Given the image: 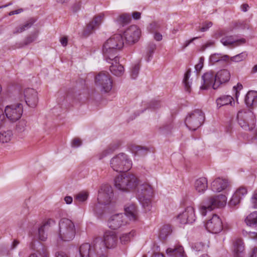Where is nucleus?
<instances>
[{
	"label": "nucleus",
	"instance_id": "59",
	"mask_svg": "<svg viewBox=\"0 0 257 257\" xmlns=\"http://www.w3.org/2000/svg\"><path fill=\"white\" fill-rule=\"evenodd\" d=\"M228 30H229V28L227 29V30H218L215 34L216 37L218 38V37H220L225 35L227 32H229Z\"/></svg>",
	"mask_w": 257,
	"mask_h": 257
},
{
	"label": "nucleus",
	"instance_id": "33",
	"mask_svg": "<svg viewBox=\"0 0 257 257\" xmlns=\"http://www.w3.org/2000/svg\"><path fill=\"white\" fill-rule=\"evenodd\" d=\"M229 58L227 55H222L221 54L215 53L210 56L209 60L211 63H215L219 61H227Z\"/></svg>",
	"mask_w": 257,
	"mask_h": 257
},
{
	"label": "nucleus",
	"instance_id": "17",
	"mask_svg": "<svg viewBox=\"0 0 257 257\" xmlns=\"http://www.w3.org/2000/svg\"><path fill=\"white\" fill-rule=\"evenodd\" d=\"M24 95L26 104L31 107H35L38 102L37 92L33 88H28L24 90Z\"/></svg>",
	"mask_w": 257,
	"mask_h": 257
},
{
	"label": "nucleus",
	"instance_id": "29",
	"mask_svg": "<svg viewBox=\"0 0 257 257\" xmlns=\"http://www.w3.org/2000/svg\"><path fill=\"white\" fill-rule=\"evenodd\" d=\"M245 102L248 107H254L257 105V92L249 91L245 97Z\"/></svg>",
	"mask_w": 257,
	"mask_h": 257
},
{
	"label": "nucleus",
	"instance_id": "22",
	"mask_svg": "<svg viewBox=\"0 0 257 257\" xmlns=\"http://www.w3.org/2000/svg\"><path fill=\"white\" fill-rule=\"evenodd\" d=\"M220 41L225 46H236L244 44L246 42L245 39L241 38L238 40H235L233 36L224 37L221 39Z\"/></svg>",
	"mask_w": 257,
	"mask_h": 257
},
{
	"label": "nucleus",
	"instance_id": "2",
	"mask_svg": "<svg viewBox=\"0 0 257 257\" xmlns=\"http://www.w3.org/2000/svg\"><path fill=\"white\" fill-rule=\"evenodd\" d=\"M123 45L122 37L120 34H115L109 38L102 47V53L106 60L108 61V58L117 56V50H120Z\"/></svg>",
	"mask_w": 257,
	"mask_h": 257
},
{
	"label": "nucleus",
	"instance_id": "55",
	"mask_svg": "<svg viewBox=\"0 0 257 257\" xmlns=\"http://www.w3.org/2000/svg\"><path fill=\"white\" fill-rule=\"evenodd\" d=\"M204 58L203 57H201L199 58V62L195 66V69L197 71H200L203 67Z\"/></svg>",
	"mask_w": 257,
	"mask_h": 257
},
{
	"label": "nucleus",
	"instance_id": "51",
	"mask_svg": "<svg viewBox=\"0 0 257 257\" xmlns=\"http://www.w3.org/2000/svg\"><path fill=\"white\" fill-rule=\"evenodd\" d=\"M140 70L139 64H136L132 68L131 72V77L133 79H136L138 75Z\"/></svg>",
	"mask_w": 257,
	"mask_h": 257
},
{
	"label": "nucleus",
	"instance_id": "41",
	"mask_svg": "<svg viewBox=\"0 0 257 257\" xmlns=\"http://www.w3.org/2000/svg\"><path fill=\"white\" fill-rule=\"evenodd\" d=\"M116 21L119 25L123 26L131 22V18L129 15L123 14L120 15Z\"/></svg>",
	"mask_w": 257,
	"mask_h": 257
},
{
	"label": "nucleus",
	"instance_id": "58",
	"mask_svg": "<svg viewBox=\"0 0 257 257\" xmlns=\"http://www.w3.org/2000/svg\"><path fill=\"white\" fill-rule=\"evenodd\" d=\"M81 6V2H78L75 3L72 7V11L74 13L77 12L80 9Z\"/></svg>",
	"mask_w": 257,
	"mask_h": 257
},
{
	"label": "nucleus",
	"instance_id": "40",
	"mask_svg": "<svg viewBox=\"0 0 257 257\" xmlns=\"http://www.w3.org/2000/svg\"><path fill=\"white\" fill-rule=\"evenodd\" d=\"M12 132L11 131H3L0 133V143H8L11 139Z\"/></svg>",
	"mask_w": 257,
	"mask_h": 257
},
{
	"label": "nucleus",
	"instance_id": "14",
	"mask_svg": "<svg viewBox=\"0 0 257 257\" xmlns=\"http://www.w3.org/2000/svg\"><path fill=\"white\" fill-rule=\"evenodd\" d=\"M206 228L213 233H218L223 229L222 222L219 217L214 214L205 224Z\"/></svg>",
	"mask_w": 257,
	"mask_h": 257
},
{
	"label": "nucleus",
	"instance_id": "42",
	"mask_svg": "<svg viewBox=\"0 0 257 257\" xmlns=\"http://www.w3.org/2000/svg\"><path fill=\"white\" fill-rule=\"evenodd\" d=\"M156 49V45L154 43H150L148 47L146 60L149 62L152 57V55Z\"/></svg>",
	"mask_w": 257,
	"mask_h": 257
},
{
	"label": "nucleus",
	"instance_id": "63",
	"mask_svg": "<svg viewBox=\"0 0 257 257\" xmlns=\"http://www.w3.org/2000/svg\"><path fill=\"white\" fill-rule=\"evenodd\" d=\"M154 39L157 41H160L162 40V35L159 32H154Z\"/></svg>",
	"mask_w": 257,
	"mask_h": 257
},
{
	"label": "nucleus",
	"instance_id": "54",
	"mask_svg": "<svg viewBox=\"0 0 257 257\" xmlns=\"http://www.w3.org/2000/svg\"><path fill=\"white\" fill-rule=\"evenodd\" d=\"M247 192L246 188L241 187L238 188L235 193L238 196H240L241 198L242 196L247 194Z\"/></svg>",
	"mask_w": 257,
	"mask_h": 257
},
{
	"label": "nucleus",
	"instance_id": "26",
	"mask_svg": "<svg viewBox=\"0 0 257 257\" xmlns=\"http://www.w3.org/2000/svg\"><path fill=\"white\" fill-rule=\"evenodd\" d=\"M194 187L196 191L199 193H203L208 188V181L205 177L197 179L194 183Z\"/></svg>",
	"mask_w": 257,
	"mask_h": 257
},
{
	"label": "nucleus",
	"instance_id": "23",
	"mask_svg": "<svg viewBox=\"0 0 257 257\" xmlns=\"http://www.w3.org/2000/svg\"><path fill=\"white\" fill-rule=\"evenodd\" d=\"M217 85L226 83L230 78V72L227 69H222L215 74Z\"/></svg>",
	"mask_w": 257,
	"mask_h": 257
},
{
	"label": "nucleus",
	"instance_id": "6",
	"mask_svg": "<svg viewBox=\"0 0 257 257\" xmlns=\"http://www.w3.org/2000/svg\"><path fill=\"white\" fill-rule=\"evenodd\" d=\"M237 119L239 125L245 131H251L255 127V117L251 110H239L237 114Z\"/></svg>",
	"mask_w": 257,
	"mask_h": 257
},
{
	"label": "nucleus",
	"instance_id": "11",
	"mask_svg": "<svg viewBox=\"0 0 257 257\" xmlns=\"http://www.w3.org/2000/svg\"><path fill=\"white\" fill-rule=\"evenodd\" d=\"M113 197V193L111 186L108 185L102 186L98 192L97 200L99 204H109Z\"/></svg>",
	"mask_w": 257,
	"mask_h": 257
},
{
	"label": "nucleus",
	"instance_id": "30",
	"mask_svg": "<svg viewBox=\"0 0 257 257\" xmlns=\"http://www.w3.org/2000/svg\"><path fill=\"white\" fill-rule=\"evenodd\" d=\"M233 101V98L230 95H223L218 97L216 100L217 106L218 108L221 107L224 105L231 104Z\"/></svg>",
	"mask_w": 257,
	"mask_h": 257
},
{
	"label": "nucleus",
	"instance_id": "45",
	"mask_svg": "<svg viewBox=\"0 0 257 257\" xmlns=\"http://www.w3.org/2000/svg\"><path fill=\"white\" fill-rule=\"evenodd\" d=\"M120 146L119 143L113 144L110 145V146L103 152L104 156H106L108 154L112 153L114 151L118 148Z\"/></svg>",
	"mask_w": 257,
	"mask_h": 257
},
{
	"label": "nucleus",
	"instance_id": "50",
	"mask_svg": "<svg viewBox=\"0 0 257 257\" xmlns=\"http://www.w3.org/2000/svg\"><path fill=\"white\" fill-rule=\"evenodd\" d=\"M160 28V26L158 23L153 22L150 24L148 29L151 33H154L157 32Z\"/></svg>",
	"mask_w": 257,
	"mask_h": 257
},
{
	"label": "nucleus",
	"instance_id": "25",
	"mask_svg": "<svg viewBox=\"0 0 257 257\" xmlns=\"http://www.w3.org/2000/svg\"><path fill=\"white\" fill-rule=\"evenodd\" d=\"M103 17V14L95 16L93 20L87 25L86 29L84 31V34L87 35L90 34L92 30L98 27L101 24Z\"/></svg>",
	"mask_w": 257,
	"mask_h": 257
},
{
	"label": "nucleus",
	"instance_id": "39",
	"mask_svg": "<svg viewBox=\"0 0 257 257\" xmlns=\"http://www.w3.org/2000/svg\"><path fill=\"white\" fill-rule=\"evenodd\" d=\"M38 36V34L36 32L31 34L28 35L24 40V41L20 43L19 48H21L25 46L28 45L35 41Z\"/></svg>",
	"mask_w": 257,
	"mask_h": 257
},
{
	"label": "nucleus",
	"instance_id": "1",
	"mask_svg": "<svg viewBox=\"0 0 257 257\" xmlns=\"http://www.w3.org/2000/svg\"><path fill=\"white\" fill-rule=\"evenodd\" d=\"M79 253L81 257H107L105 247L100 237H96L91 245L82 244L79 247Z\"/></svg>",
	"mask_w": 257,
	"mask_h": 257
},
{
	"label": "nucleus",
	"instance_id": "20",
	"mask_svg": "<svg viewBox=\"0 0 257 257\" xmlns=\"http://www.w3.org/2000/svg\"><path fill=\"white\" fill-rule=\"evenodd\" d=\"M54 220L51 219L44 222L38 229V238L41 241H45L47 238V231L49 229L51 224Z\"/></svg>",
	"mask_w": 257,
	"mask_h": 257
},
{
	"label": "nucleus",
	"instance_id": "46",
	"mask_svg": "<svg viewBox=\"0 0 257 257\" xmlns=\"http://www.w3.org/2000/svg\"><path fill=\"white\" fill-rule=\"evenodd\" d=\"M241 197L237 195L235 193L232 195L229 204L230 206H235L238 204L240 201Z\"/></svg>",
	"mask_w": 257,
	"mask_h": 257
},
{
	"label": "nucleus",
	"instance_id": "60",
	"mask_svg": "<svg viewBox=\"0 0 257 257\" xmlns=\"http://www.w3.org/2000/svg\"><path fill=\"white\" fill-rule=\"evenodd\" d=\"M214 44V42L213 41L207 42L206 43H205V44H204L202 46L201 50L202 51H204L207 48L213 46Z\"/></svg>",
	"mask_w": 257,
	"mask_h": 257
},
{
	"label": "nucleus",
	"instance_id": "38",
	"mask_svg": "<svg viewBox=\"0 0 257 257\" xmlns=\"http://www.w3.org/2000/svg\"><path fill=\"white\" fill-rule=\"evenodd\" d=\"M245 221L246 224L250 226L257 225V211L250 213L246 217Z\"/></svg>",
	"mask_w": 257,
	"mask_h": 257
},
{
	"label": "nucleus",
	"instance_id": "8",
	"mask_svg": "<svg viewBox=\"0 0 257 257\" xmlns=\"http://www.w3.org/2000/svg\"><path fill=\"white\" fill-rule=\"evenodd\" d=\"M205 115L203 112L199 109H196L187 116L185 119V124L190 130L196 131L203 123Z\"/></svg>",
	"mask_w": 257,
	"mask_h": 257
},
{
	"label": "nucleus",
	"instance_id": "53",
	"mask_svg": "<svg viewBox=\"0 0 257 257\" xmlns=\"http://www.w3.org/2000/svg\"><path fill=\"white\" fill-rule=\"evenodd\" d=\"M212 26V23L211 22H205L203 23V26L199 28L198 31L201 32L206 31L209 28Z\"/></svg>",
	"mask_w": 257,
	"mask_h": 257
},
{
	"label": "nucleus",
	"instance_id": "61",
	"mask_svg": "<svg viewBox=\"0 0 257 257\" xmlns=\"http://www.w3.org/2000/svg\"><path fill=\"white\" fill-rule=\"evenodd\" d=\"M55 257H69V255L63 251H58L55 253Z\"/></svg>",
	"mask_w": 257,
	"mask_h": 257
},
{
	"label": "nucleus",
	"instance_id": "3",
	"mask_svg": "<svg viewBox=\"0 0 257 257\" xmlns=\"http://www.w3.org/2000/svg\"><path fill=\"white\" fill-rule=\"evenodd\" d=\"M58 232V238L63 241L72 240L76 234L75 226L71 220L64 218L60 220Z\"/></svg>",
	"mask_w": 257,
	"mask_h": 257
},
{
	"label": "nucleus",
	"instance_id": "43",
	"mask_svg": "<svg viewBox=\"0 0 257 257\" xmlns=\"http://www.w3.org/2000/svg\"><path fill=\"white\" fill-rule=\"evenodd\" d=\"M247 56V54L246 52H242L234 56L231 57L230 59L232 61L238 62L243 60H245Z\"/></svg>",
	"mask_w": 257,
	"mask_h": 257
},
{
	"label": "nucleus",
	"instance_id": "27",
	"mask_svg": "<svg viewBox=\"0 0 257 257\" xmlns=\"http://www.w3.org/2000/svg\"><path fill=\"white\" fill-rule=\"evenodd\" d=\"M153 194V189L149 184L147 183H144L139 186L138 188V196H152Z\"/></svg>",
	"mask_w": 257,
	"mask_h": 257
},
{
	"label": "nucleus",
	"instance_id": "48",
	"mask_svg": "<svg viewBox=\"0 0 257 257\" xmlns=\"http://www.w3.org/2000/svg\"><path fill=\"white\" fill-rule=\"evenodd\" d=\"M27 122L25 120H20L16 126V130L19 132L24 131L26 126Z\"/></svg>",
	"mask_w": 257,
	"mask_h": 257
},
{
	"label": "nucleus",
	"instance_id": "31",
	"mask_svg": "<svg viewBox=\"0 0 257 257\" xmlns=\"http://www.w3.org/2000/svg\"><path fill=\"white\" fill-rule=\"evenodd\" d=\"M233 245L234 257H242L241 254L244 250V245L242 240L240 239H236Z\"/></svg>",
	"mask_w": 257,
	"mask_h": 257
},
{
	"label": "nucleus",
	"instance_id": "16",
	"mask_svg": "<svg viewBox=\"0 0 257 257\" xmlns=\"http://www.w3.org/2000/svg\"><path fill=\"white\" fill-rule=\"evenodd\" d=\"M202 80L203 83L200 87L201 89H206L211 86H212L214 89H216L219 86V85H217L216 76L212 71L205 73L202 76Z\"/></svg>",
	"mask_w": 257,
	"mask_h": 257
},
{
	"label": "nucleus",
	"instance_id": "34",
	"mask_svg": "<svg viewBox=\"0 0 257 257\" xmlns=\"http://www.w3.org/2000/svg\"><path fill=\"white\" fill-rule=\"evenodd\" d=\"M36 20L34 19H31L29 20L24 24L19 26L16 28L15 31L13 32L14 34H18L22 33L26 30L30 28L35 22Z\"/></svg>",
	"mask_w": 257,
	"mask_h": 257
},
{
	"label": "nucleus",
	"instance_id": "37",
	"mask_svg": "<svg viewBox=\"0 0 257 257\" xmlns=\"http://www.w3.org/2000/svg\"><path fill=\"white\" fill-rule=\"evenodd\" d=\"M172 229L170 225H164L161 229L159 236L161 239L165 240L172 233Z\"/></svg>",
	"mask_w": 257,
	"mask_h": 257
},
{
	"label": "nucleus",
	"instance_id": "19",
	"mask_svg": "<svg viewBox=\"0 0 257 257\" xmlns=\"http://www.w3.org/2000/svg\"><path fill=\"white\" fill-rule=\"evenodd\" d=\"M107 61L111 64L109 69L113 75L120 76L123 74L124 68L122 65L119 64V58L117 56H115L114 58H108V61Z\"/></svg>",
	"mask_w": 257,
	"mask_h": 257
},
{
	"label": "nucleus",
	"instance_id": "24",
	"mask_svg": "<svg viewBox=\"0 0 257 257\" xmlns=\"http://www.w3.org/2000/svg\"><path fill=\"white\" fill-rule=\"evenodd\" d=\"M125 216L131 221H135L138 219L137 207L133 204L127 205L124 207Z\"/></svg>",
	"mask_w": 257,
	"mask_h": 257
},
{
	"label": "nucleus",
	"instance_id": "62",
	"mask_svg": "<svg viewBox=\"0 0 257 257\" xmlns=\"http://www.w3.org/2000/svg\"><path fill=\"white\" fill-rule=\"evenodd\" d=\"M246 234H248V237L253 239L257 240V232H249L248 233H247V232H246Z\"/></svg>",
	"mask_w": 257,
	"mask_h": 257
},
{
	"label": "nucleus",
	"instance_id": "18",
	"mask_svg": "<svg viewBox=\"0 0 257 257\" xmlns=\"http://www.w3.org/2000/svg\"><path fill=\"white\" fill-rule=\"evenodd\" d=\"M117 237L114 232L107 230L104 232L102 242L106 250L107 248H111L115 247L117 244Z\"/></svg>",
	"mask_w": 257,
	"mask_h": 257
},
{
	"label": "nucleus",
	"instance_id": "49",
	"mask_svg": "<svg viewBox=\"0 0 257 257\" xmlns=\"http://www.w3.org/2000/svg\"><path fill=\"white\" fill-rule=\"evenodd\" d=\"M149 150L147 148L141 146L136 147V153L138 155H145L147 154Z\"/></svg>",
	"mask_w": 257,
	"mask_h": 257
},
{
	"label": "nucleus",
	"instance_id": "28",
	"mask_svg": "<svg viewBox=\"0 0 257 257\" xmlns=\"http://www.w3.org/2000/svg\"><path fill=\"white\" fill-rule=\"evenodd\" d=\"M166 253L171 257H186L183 247L181 245L167 248Z\"/></svg>",
	"mask_w": 257,
	"mask_h": 257
},
{
	"label": "nucleus",
	"instance_id": "9",
	"mask_svg": "<svg viewBox=\"0 0 257 257\" xmlns=\"http://www.w3.org/2000/svg\"><path fill=\"white\" fill-rule=\"evenodd\" d=\"M96 86L102 92H108L112 87V80L110 74L105 71L99 73L95 77Z\"/></svg>",
	"mask_w": 257,
	"mask_h": 257
},
{
	"label": "nucleus",
	"instance_id": "64",
	"mask_svg": "<svg viewBox=\"0 0 257 257\" xmlns=\"http://www.w3.org/2000/svg\"><path fill=\"white\" fill-rule=\"evenodd\" d=\"M160 106V102L158 101H153L150 104V107L153 108H158Z\"/></svg>",
	"mask_w": 257,
	"mask_h": 257
},
{
	"label": "nucleus",
	"instance_id": "15",
	"mask_svg": "<svg viewBox=\"0 0 257 257\" xmlns=\"http://www.w3.org/2000/svg\"><path fill=\"white\" fill-rule=\"evenodd\" d=\"M177 218L181 224L192 223L196 219L194 208L192 206L187 207L182 213L178 215Z\"/></svg>",
	"mask_w": 257,
	"mask_h": 257
},
{
	"label": "nucleus",
	"instance_id": "10",
	"mask_svg": "<svg viewBox=\"0 0 257 257\" xmlns=\"http://www.w3.org/2000/svg\"><path fill=\"white\" fill-rule=\"evenodd\" d=\"M23 105L20 103L7 105L5 108V113L7 118L12 122L19 120L23 113Z\"/></svg>",
	"mask_w": 257,
	"mask_h": 257
},
{
	"label": "nucleus",
	"instance_id": "21",
	"mask_svg": "<svg viewBox=\"0 0 257 257\" xmlns=\"http://www.w3.org/2000/svg\"><path fill=\"white\" fill-rule=\"evenodd\" d=\"M228 183L227 180L217 178L211 183V187L214 192H219L227 188Z\"/></svg>",
	"mask_w": 257,
	"mask_h": 257
},
{
	"label": "nucleus",
	"instance_id": "57",
	"mask_svg": "<svg viewBox=\"0 0 257 257\" xmlns=\"http://www.w3.org/2000/svg\"><path fill=\"white\" fill-rule=\"evenodd\" d=\"M81 141L80 139L74 138L71 142V146L72 147H78L81 145Z\"/></svg>",
	"mask_w": 257,
	"mask_h": 257
},
{
	"label": "nucleus",
	"instance_id": "35",
	"mask_svg": "<svg viewBox=\"0 0 257 257\" xmlns=\"http://www.w3.org/2000/svg\"><path fill=\"white\" fill-rule=\"evenodd\" d=\"M152 197V196L144 197V196H138L139 202L146 210H150L152 206L151 200Z\"/></svg>",
	"mask_w": 257,
	"mask_h": 257
},
{
	"label": "nucleus",
	"instance_id": "32",
	"mask_svg": "<svg viewBox=\"0 0 257 257\" xmlns=\"http://www.w3.org/2000/svg\"><path fill=\"white\" fill-rule=\"evenodd\" d=\"M136 235V231L132 230L128 233H124L121 234L119 236L120 242L122 244H127Z\"/></svg>",
	"mask_w": 257,
	"mask_h": 257
},
{
	"label": "nucleus",
	"instance_id": "12",
	"mask_svg": "<svg viewBox=\"0 0 257 257\" xmlns=\"http://www.w3.org/2000/svg\"><path fill=\"white\" fill-rule=\"evenodd\" d=\"M141 33L140 29L136 25L131 26L124 32L126 43L133 45L137 43L140 39Z\"/></svg>",
	"mask_w": 257,
	"mask_h": 257
},
{
	"label": "nucleus",
	"instance_id": "47",
	"mask_svg": "<svg viewBox=\"0 0 257 257\" xmlns=\"http://www.w3.org/2000/svg\"><path fill=\"white\" fill-rule=\"evenodd\" d=\"M88 194L85 192H80L77 194L75 198V201L84 202L87 200Z\"/></svg>",
	"mask_w": 257,
	"mask_h": 257
},
{
	"label": "nucleus",
	"instance_id": "44",
	"mask_svg": "<svg viewBox=\"0 0 257 257\" xmlns=\"http://www.w3.org/2000/svg\"><path fill=\"white\" fill-rule=\"evenodd\" d=\"M190 70H188L187 72L185 73L184 76V78L183 80V83L185 86V89L186 91L189 92L191 91L190 85L189 84V82L188 81V79L190 76Z\"/></svg>",
	"mask_w": 257,
	"mask_h": 257
},
{
	"label": "nucleus",
	"instance_id": "13",
	"mask_svg": "<svg viewBox=\"0 0 257 257\" xmlns=\"http://www.w3.org/2000/svg\"><path fill=\"white\" fill-rule=\"evenodd\" d=\"M127 223L125 216L123 213H117L112 215L107 221L108 227L113 230H116Z\"/></svg>",
	"mask_w": 257,
	"mask_h": 257
},
{
	"label": "nucleus",
	"instance_id": "36",
	"mask_svg": "<svg viewBox=\"0 0 257 257\" xmlns=\"http://www.w3.org/2000/svg\"><path fill=\"white\" fill-rule=\"evenodd\" d=\"M248 29V26L245 21H237L232 22L229 27L228 31H232L233 30L238 29Z\"/></svg>",
	"mask_w": 257,
	"mask_h": 257
},
{
	"label": "nucleus",
	"instance_id": "52",
	"mask_svg": "<svg viewBox=\"0 0 257 257\" xmlns=\"http://www.w3.org/2000/svg\"><path fill=\"white\" fill-rule=\"evenodd\" d=\"M37 252L41 257H48L49 253L46 247L41 246L37 250Z\"/></svg>",
	"mask_w": 257,
	"mask_h": 257
},
{
	"label": "nucleus",
	"instance_id": "4",
	"mask_svg": "<svg viewBox=\"0 0 257 257\" xmlns=\"http://www.w3.org/2000/svg\"><path fill=\"white\" fill-rule=\"evenodd\" d=\"M226 203L225 195L220 194L211 196L204 199L200 204V212L202 216H205L207 211H211L216 208L223 207Z\"/></svg>",
	"mask_w": 257,
	"mask_h": 257
},
{
	"label": "nucleus",
	"instance_id": "7",
	"mask_svg": "<svg viewBox=\"0 0 257 257\" xmlns=\"http://www.w3.org/2000/svg\"><path fill=\"white\" fill-rule=\"evenodd\" d=\"M110 166L113 170L118 172H125L132 167V162L124 153H120L110 160Z\"/></svg>",
	"mask_w": 257,
	"mask_h": 257
},
{
	"label": "nucleus",
	"instance_id": "5",
	"mask_svg": "<svg viewBox=\"0 0 257 257\" xmlns=\"http://www.w3.org/2000/svg\"><path fill=\"white\" fill-rule=\"evenodd\" d=\"M138 180L133 174H124L118 176L114 179V185L116 188L122 192H128L138 185Z\"/></svg>",
	"mask_w": 257,
	"mask_h": 257
},
{
	"label": "nucleus",
	"instance_id": "56",
	"mask_svg": "<svg viewBox=\"0 0 257 257\" xmlns=\"http://www.w3.org/2000/svg\"><path fill=\"white\" fill-rule=\"evenodd\" d=\"M251 202L254 208L257 209V193L254 192L251 198Z\"/></svg>",
	"mask_w": 257,
	"mask_h": 257
}]
</instances>
